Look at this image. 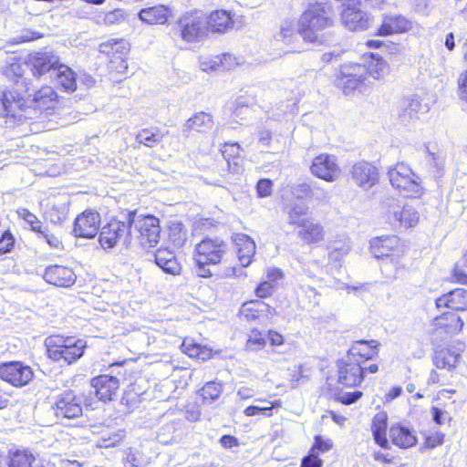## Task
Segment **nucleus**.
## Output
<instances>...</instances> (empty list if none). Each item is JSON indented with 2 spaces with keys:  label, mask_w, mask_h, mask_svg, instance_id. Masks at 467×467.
Listing matches in <instances>:
<instances>
[{
  "label": "nucleus",
  "mask_w": 467,
  "mask_h": 467,
  "mask_svg": "<svg viewBox=\"0 0 467 467\" xmlns=\"http://www.w3.org/2000/svg\"><path fill=\"white\" fill-rule=\"evenodd\" d=\"M334 25V14L330 5L324 3L310 5L298 21V33L308 42L317 40V33Z\"/></svg>",
  "instance_id": "nucleus-1"
},
{
  "label": "nucleus",
  "mask_w": 467,
  "mask_h": 467,
  "mask_svg": "<svg viewBox=\"0 0 467 467\" xmlns=\"http://www.w3.org/2000/svg\"><path fill=\"white\" fill-rule=\"evenodd\" d=\"M45 347L50 359L70 365L83 356L87 344L74 337L52 335L45 339Z\"/></svg>",
  "instance_id": "nucleus-2"
},
{
  "label": "nucleus",
  "mask_w": 467,
  "mask_h": 467,
  "mask_svg": "<svg viewBox=\"0 0 467 467\" xmlns=\"http://www.w3.org/2000/svg\"><path fill=\"white\" fill-rule=\"evenodd\" d=\"M129 223L133 230V240L142 247L155 246L161 237L160 220L150 214H137L135 212L129 213Z\"/></svg>",
  "instance_id": "nucleus-3"
},
{
  "label": "nucleus",
  "mask_w": 467,
  "mask_h": 467,
  "mask_svg": "<svg viewBox=\"0 0 467 467\" xmlns=\"http://www.w3.org/2000/svg\"><path fill=\"white\" fill-rule=\"evenodd\" d=\"M390 184L406 197L420 196L423 191L421 179L405 163H398L388 171Z\"/></svg>",
  "instance_id": "nucleus-4"
},
{
  "label": "nucleus",
  "mask_w": 467,
  "mask_h": 467,
  "mask_svg": "<svg viewBox=\"0 0 467 467\" xmlns=\"http://www.w3.org/2000/svg\"><path fill=\"white\" fill-rule=\"evenodd\" d=\"M382 206L386 219L392 225L410 228L419 223V212L409 203L402 204L398 199L389 197L383 201Z\"/></svg>",
  "instance_id": "nucleus-5"
},
{
  "label": "nucleus",
  "mask_w": 467,
  "mask_h": 467,
  "mask_svg": "<svg viewBox=\"0 0 467 467\" xmlns=\"http://www.w3.org/2000/svg\"><path fill=\"white\" fill-rule=\"evenodd\" d=\"M133 234L129 221L124 223L112 220L101 228L99 241L105 250L111 249L119 243L128 246L133 241Z\"/></svg>",
  "instance_id": "nucleus-6"
},
{
  "label": "nucleus",
  "mask_w": 467,
  "mask_h": 467,
  "mask_svg": "<svg viewBox=\"0 0 467 467\" xmlns=\"http://www.w3.org/2000/svg\"><path fill=\"white\" fill-rule=\"evenodd\" d=\"M367 70L364 65L345 64L340 67L337 85L344 94L349 95L357 89L362 92L365 88Z\"/></svg>",
  "instance_id": "nucleus-7"
},
{
  "label": "nucleus",
  "mask_w": 467,
  "mask_h": 467,
  "mask_svg": "<svg viewBox=\"0 0 467 467\" xmlns=\"http://www.w3.org/2000/svg\"><path fill=\"white\" fill-rule=\"evenodd\" d=\"M370 250L376 258H389L395 266H399L404 245L396 235L379 236L371 239Z\"/></svg>",
  "instance_id": "nucleus-8"
},
{
  "label": "nucleus",
  "mask_w": 467,
  "mask_h": 467,
  "mask_svg": "<svg viewBox=\"0 0 467 467\" xmlns=\"http://www.w3.org/2000/svg\"><path fill=\"white\" fill-rule=\"evenodd\" d=\"M196 256L199 262L217 265L221 263L228 252L227 244L220 238L206 237L195 247Z\"/></svg>",
  "instance_id": "nucleus-9"
},
{
  "label": "nucleus",
  "mask_w": 467,
  "mask_h": 467,
  "mask_svg": "<svg viewBox=\"0 0 467 467\" xmlns=\"http://www.w3.org/2000/svg\"><path fill=\"white\" fill-rule=\"evenodd\" d=\"M463 322L452 312H447L433 319L431 336L434 340L443 341L462 330Z\"/></svg>",
  "instance_id": "nucleus-10"
},
{
  "label": "nucleus",
  "mask_w": 467,
  "mask_h": 467,
  "mask_svg": "<svg viewBox=\"0 0 467 467\" xmlns=\"http://www.w3.org/2000/svg\"><path fill=\"white\" fill-rule=\"evenodd\" d=\"M364 369L361 361L346 356L337 362V382L348 388L356 387L363 380Z\"/></svg>",
  "instance_id": "nucleus-11"
},
{
  "label": "nucleus",
  "mask_w": 467,
  "mask_h": 467,
  "mask_svg": "<svg viewBox=\"0 0 467 467\" xmlns=\"http://www.w3.org/2000/svg\"><path fill=\"white\" fill-rule=\"evenodd\" d=\"M240 317L248 322L270 323L276 315L274 307L262 300H251L244 303L239 310Z\"/></svg>",
  "instance_id": "nucleus-12"
},
{
  "label": "nucleus",
  "mask_w": 467,
  "mask_h": 467,
  "mask_svg": "<svg viewBox=\"0 0 467 467\" xmlns=\"http://www.w3.org/2000/svg\"><path fill=\"white\" fill-rule=\"evenodd\" d=\"M130 50V45L123 39H109L99 46V51L112 57L110 59L111 67L119 73L124 74L128 68L124 57Z\"/></svg>",
  "instance_id": "nucleus-13"
},
{
  "label": "nucleus",
  "mask_w": 467,
  "mask_h": 467,
  "mask_svg": "<svg viewBox=\"0 0 467 467\" xmlns=\"http://www.w3.org/2000/svg\"><path fill=\"white\" fill-rule=\"evenodd\" d=\"M34 373L29 366L18 361L0 364V379L13 386L22 387L28 384Z\"/></svg>",
  "instance_id": "nucleus-14"
},
{
  "label": "nucleus",
  "mask_w": 467,
  "mask_h": 467,
  "mask_svg": "<svg viewBox=\"0 0 467 467\" xmlns=\"http://www.w3.org/2000/svg\"><path fill=\"white\" fill-rule=\"evenodd\" d=\"M80 397L74 391L67 390L57 397L53 406L57 417L75 419L82 414V405Z\"/></svg>",
  "instance_id": "nucleus-15"
},
{
  "label": "nucleus",
  "mask_w": 467,
  "mask_h": 467,
  "mask_svg": "<svg viewBox=\"0 0 467 467\" xmlns=\"http://www.w3.org/2000/svg\"><path fill=\"white\" fill-rule=\"evenodd\" d=\"M180 24L182 38L188 43L200 39L208 30L204 17L199 13L185 16Z\"/></svg>",
  "instance_id": "nucleus-16"
},
{
  "label": "nucleus",
  "mask_w": 467,
  "mask_h": 467,
  "mask_svg": "<svg viewBox=\"0 0 467 467\" xmlns=\"http://www.w3.org/2000/svg\"><path fill=\"white\" fill-rule=\"evenodd\" d=\"M99 223V213L95 211L87 210L75 219L73 233L77 237L93 238L98 234Z\"/></svg>",
  "instance_id": "nucleus-17"
},
{
  "label": "nucleus",
  "mask_w": 467,
  "mask_h": 467,
  "mask_svg": "<svg viewBox=\"0 0 467 467\" xmlns=\"http://www.w3.org/2000/svg\"><path fill=\"white\" fill-rule=\"evenodd\" d=\"M354 182L364 190H368L379 182V171L372 163L361 161L354 163L350 170Z\"/></svg>",
  "instance_id": "nucleus-18"
},
{
  "label": "nucleus",
  "mask_w": 467,
  "mask_h": 467,
  "mask_svg": "<svg viewBox=\"0 0 467 467\" xmlns=\"http://www.w3.org/2000/svg\"><path fill=\"white\" fill-rule=\"evenodd\" d=\"M310 171L313 175L326 182H334L340 172L336 157L329 154L317 156L312 161Z\"/></svg>",
  "instance_id": "nucleus-19"
},
{
  "label": "nucleus",
  "mask_w": 467,
  "mask_h": 467,
  "mask_svg": "<svg viewBox=\"0 0 467 467\" xmlns=\"http://www.w3.org/2000/svg\"><path fill=\"white\" fill-rule=\"evenodd\" d=\"M29 61L35 77L50 73V77L53 78L57 66L60 65L58 57L52 51L37 52L31 55Z\"/></svg>",
  "instance_id": "nucleus-20"
},
{
  "label": "nucleus",
  "mask_w": 467,
  "mask_h": 467,
  "mask_svg": "<svg viewBox=\"0 0 467 467\" xmlns=\"http://www.w3.org/2000/svg\"><path fill=\"white\" fill-rule=\"evenodd\" d=\"M341 20L344 26L351 31L366 30L371 24L370 16L366 12L353 6V5L343 8Z\"/></svg>",
  "instance_id": "nucleus-21"
},
{
  "label": "nucleus",
  "mask_w": 467,
  "mask_h": 467,
  "mask_svg": "<svg viewBox=\"0 0 467 467\" xmlns=\"http://www.w3.org/2000/svg\"><path fill=\"white\" fill-rule=\"evenodd\" d=\"M91 387L99 400H112L119 388V380L113 376L99 375L91 379Z\"/></svg>",
  "instance_id": "nucleus-22"
},
{
  "label": "nucleus",
  "mask_w": 467,
  "mask_h": 467,
  "mask_svg": "<svg viewBox=\"0 0 467 467\" xmlns=\"http://www.w3.org/2000/svg\"><path fill=\"white\" fill-rule=\"evenodd\" d=\"M44 279L56 286L68 287L75 283L76 275L70 267L54 265L46 268Z\"/></svg>",
  "instance_id": "nucleus-23"
},
{
  "label": "nucleus",
  "mask_w": 467,
  "mask_h": 467,
  "mask_svg": "<svg viewBox=\"0 0 467 467\" xmlns=\"http://www.w3.org/2000/svg\"><path fill=\"white\" fill-rule=\"evenodd\" d=\"M411 22L400 15L385 16L381 26L378 28L377 36H390L409 31Z\"/></svg>",
  "instance_id": "nucleus-24"
},
{
  "label": "nucleus",
  "mask_w": 467,
  "mask_h": 467,
  "mask_svg": "<svg viewBox=\"0 0 467 467\" xmlns=\"http://www.w3.org/2000/svg\"><path fill=\"white\" fill-rule=\"evenodd\" d=\"M428 110L427 104H423L418 96H412L400 102L399 117L403 122H410L417 119L419 113H425Z\"/></svg>",
  "instance_id": "nucleus-25"
},
{
  "label": "nucleus",
  "mask_w": 467,
  "mask_h": 467,
  "mask_svg": "<svg viewBox=\"0 0 467 467\" xmlns=\"http://www.w3.org/2000/svg\"><path fill=\"white\" fill-rule=\"evenodd\" d=\"M438 308L448 307L456 311L467 310V290L454 289L436 299Z\"/></svg>",
  "instance_id": "nucleus-26"
},
{
  "label": "nucleus",
  "mask_w": 467,
  "mask_h": 467,
  "mask_svg": "<svg viewBox=\"0 0 467 467\" xmlns=\"http://www.w3.org/2000/svg\"><path fill=\"white\" fill-rule=\"evenodd\" d=\"M234 242L237 248L240 264L244 267L248 266L255 254L254 241L245 234H235L234 235Z\"/></svg>",
  "instance_id": "nucleus-27"
},
{
  "label": "nucleus",
  "mask_w": 467,
  "mask_h": 467,
  "mask_svg": "<svg viewBox=\"0 0 467 467\" xmlns=\"http://www.w3.org/2000/svg\"><path fill=\"white\" fill-rule=\"evenodd\" d=\"M378 354V343L375 340L356 341L348 351L347 356L356 361H361L362 364L372 359Z\"/></svg>",
  "instance_id": "nucleus-28"
},
{
  "label": "nucleus",
  "mask_w": 467,
  "mask_h": 467,
  "mask_svg": "<svg viewBox=\"0 0 467 467\" xmlns=\"http://www.w3.org/2000/svg\"><path fill=\"white\" fill-rule=\"evenodd\" d=\"M58 96L50 86H43L33 95V106L41 110L47 111L54 109L57 103Z\"/></svg>",
  "instance_id": "nucleus-29"
},
{
  "label": "nucleus",
  "mask_w": 467,
  "mask_h": 467,
  "mask_svg": "<svg viewBox=\"0 0 467 467\" xmlns=\"http://www.w3.org/2000/svg\"><path fill=\"white\" fill-rule=\"evenodd\" d=\"M389 435L391 442L401 449L413 447L417 443V437L413 431L400 424L391 426Z\"/></svg>",
  "instance_id": "nucleus-30"
},
{
  "label": "nucleus",
  "mask_w": 467,
  "mask_h": 467,
  "mask_svg": "<svg viewBox=\"0 0 467 467\" xmlns=\"http://www.w3.org/2000/svg\"><path fill=\"white\" fill-rule=\"evenodd\" d=\"M205 19L207 29L215 33H224L233 26L231 13L225 10L212 12Z\"/></svg>",
  "instance_id": "nucleus-31"
},
{
  "label": "nucleus",
  "mask_w": 467,
  "mask_h": 467,
  "mask_svg": "<svg viewBox=\"0 0 467 467\" xmlns=\"http://www.w3.org/2000/svg\"><path fill=\"white\" fill-rule=\"evenodd\" d=\"M388 416L386 412H378L371 424V431L375 442L383 449H389V441L387 438Z\"/></svg>",
  "instance_id": "nucleus-32"
},
{
  "label": "nucleus",
  "mask_w": 467,
  "mask_h": 467,
  "mask_svg": "<svg viewBox=\"0 0 467 467\" xmlns=\"http://www.w3.org/2000/svg\"><path fill=\"white\" fill-rule=\"evenodd\" d=\"M299 228L297 235L307 244L324 240L325 231L322 224L313 219L306 221Z\"/></svg>",
  "instance_id": "nucleus-33"
},
{
  "label": "nucleus",
  "mask_w": 467,
  "mask_h": 467,
  "mask_svg": "<svg viewBox=\"0 0 467 467\" xmlns=\"http://www.w3.org/2000/svg\"><path fill=\"white\" fill-rule=\"evenodd\" d=\"M462 348H443L436 351L433 358V364L437 368H447L449 370L456 368L461 359Z\"/></svg>",
  "instance_id": "nucleus-34"
},
{
  "label": "nucleus",
  "mask_w": 467,
  "mask_h": 467,
  "mask_svg": "<svg viewBox=\"0 0 467 467\" xmlns=\"http://www.w3.org/2000/svg\"><path fill=\"white\" fill-rule=\"evenodd\" d=\"M156 265L165 273L177 275L181 271V265L173 253L166 248H160L154 254Z\"/></svg>",
  "instance_id": "nucleus-35"
},
{
  "label": "nucleus",
  "mask_w": 467,
  "mask_h": 467,
  "mask_svg": "<svg viewBox=\"0 0 467 467\" xmlns=\"http://www.w3.org/2000/svg\"><path fill=\"white\" fill-rule=\"evenodd\" d=\"M53 78L57 86L64 91L73 92L77 88L76 73L67 66L60 64L57 66Z\"/></svg>",
  "instance_id": "nucleus-36"
},
{
  "label": "nucleus",
  "mask_w": 467,
  "mask_h": 467,
  "mask_svg": "<svg viewBox=\"0 0 467 467\" xmlns=\"http://www.w3.org/2000/svg\"><path fill=\"white\" fill-rule=\"evenodd\" d=\"M169 16L170 10L162 5L143 8L139 13L140 19L149 25L165 24Z\"/></svg>",
  "instance_id": "nucleus-37"
},
{
  "label": "nucleus",
  "mask_w": 467,
  "mask_h": 467,
  "mask_svg": "<svg viewBox=\"0 0 467 467\" xmlns=\"http://www.w3.org/2000/svg\"><path fill=\"white\" fill-rule=\"evenodd\" d=\"M213 127V118L210 114L203 111L198 112L187 119L185 123L186 130H195L205 132Z\"/></svg>",
  "instance_id": "nucleus-38"
},
{
  "label": "nucleus",
  "mask_w": 467,
  "mask_h": 467,
  "mask_svg": "<svg viewBox=\"0 0 467 467\" xmlns=\"http://www.w3.org/2000/svg\"><path fill=\"white\" fill-rule=\"evenodd\" d=\"M367 75L371 76L374 79H381L389 73L388 63L380 57L371 54L368 65L365 66Z\"/></svg>",
  "instance_id": "nucleus-39"
},
{
  "label": "nucleus",
  "mask_w": 467,
  "mask_h": 467,
  "mask_svg": "<svg viewBox=\"0 0 467 467\" xmlns=\"http://www.w3.org/2000/svg\"><path fill=\"white\" fill-rule=\"evenodd\" d=\"M350 250L351 243L348 237L336 240L329 245V260L333 262H339L348 254Z\"/></svg>",
  "instance_id": "nucleus-40"
},
{
  "label": "nucleus",
  "mask_w": 467,
  "mask_h": 467,
  "mask_svg": "<svg viewBox=\"0 0 467 467\" xmlns=\"http://www.w3.org/2000/svg\"><path fill=\"white\" fill-rule=\"evenodd\" d=\"M255 401L258 403H265V406H249L244 411L245 416L252 417L256 415H264L265 417H271L273 414L272 410L274 408L281 406L280 400L270 401L266 400L257 399Z\"/></svg>",
  "instance_id": "nucleus-41"
},
{
  "label": "nucleus",
  "mask_w": 467,
  "mask_h": 467,
  "mask_svg": "<svg viewBox=\"0 0 467 467\" xmlns=\"http://www.w3.org/2000/svg\"><path fill=\"white\" fill-rule=\"evenodd\" d=\"M308 207L304 203H293L288 207V223L300 227L309 218H306Z\"/></svg>",
  "instance_id": "nucleus-42"
},
{
  "label": "nucleus",
  "mask_w": 467,
  "mask_h": 467,
  "mask_svg": "<svg viewBox=\"0 0 467 467\" xmlns=\"http://www.w3.org/2000/svg\"><path fill=\"white\" fill-rule=\"evenodd\" d=\"M35 457L26 450H16L10 451V467H32Z\"/></svg>",
  "instance_id": "nucleus-43"
},
{
  "label": "nucleus",
  "mask_w": 467,
  "mask_h": 467,
  "mask_svg": "<svg viewBox=\"0 0 467 467\" xmlns=\"http://www.w3.org/2000/svg\"><path fill=\"white\" fill-rule=\"evenodd\" d=\"M200 391L203 401L210 404L220 397L223 391V386L220 383L210 381L207 382Z\"/></svg>",
  "instance_id": "nucleus-44"
},
{
  "label": "nucleus",
  "mask_w": 467,
  "mask_h": 467,
  "mask_svg": "<svg viewBox=\"0 0 467 467\" xmlns=\"http://www.w3.org/2000/svg\"><path fill=\"white\" fill-rule=\"evenodd\" d=\"M19 218L23 219L26 223L31 226V229L36 232H42L44 227L39 219L26 208H19L16 211Z\"/></svg>",
  "instance_id": "nucleus-45"
},
{
  "label": "nucleus",
  "mask_w": 467,
  "mask_h": 467,
  "mask_svg": "<svg viewBox=\"0 0 467 467\" xmlns=\"http://www.w3.org/2000/svg\"><path fill=\"white\" fill-rule=\"evenodd\" d=\"M161 135L159 132H155L151 130L144 129L140 130L137 136L136 140L147 147H153L156 143L161 140Z\"/></svg>",
  "instance_id": "nucleus-46"
},
{
  "label": "nucleus",
  "mask_w": 467,
  "mask_h": 467,
  "mask_svg": "<svg viewBox=\"0 0 467 467\" xmlns=\"http://www.w3.org/2000/svg\"><path fill=\"white\" fill-rule=\"evenodd\" d=\"M266 344L265 338L258 329H252L246 341V348L252 351L262 349Z\"/></svg>",
  "instance_id": "nucleus-47"
},
{
  "label": "nucleus",
  "mask_w": 467,
  "mask_h": 467,
  "mask_svg": "<svg viewBox=\"0 0 467 467\" xmlns=\"http://www.w3.org/2000/svg\"><path fill=\"white\" fill-rule=\"evenodd\" d=\"M3 105L7 114L15 115L16 109H22V102L20 99H16V97L12 93H4L3 95Z\"/></svg>",
  "instance_id": "nucleus-48"
},
{
  "label": "nucleus",
  "mask_w": 467,
  "mask_h": 467,
  "mask_svg": "<svg viewBox=\"0 0 467 467\" xmlns=\"http://www.w3.org/2000/svg\"><path fill=\"white\" fill-rule=\"evenodd\" d=\"M51 212V220L54 223L62 222L67 218L68 213V205L66 202L53 204Z\"/></svg>",
  "instance_id": "nucleus-49"
},
{
  "label": "nucleus",
  "mask_w": 467,
  "mask_h": 467,
  "mask_svg": "<svg viewBox=\"0 0 467 467\" xmlns=\"http://www.w3.org/2000/svg\"><path fill=\"white\" fill-rule=\"evenodd\" d=\"M175 431V425L173 422L165 424L158 432L157 439L161 443L167 444L171 441L172 434Z\"/></svg>",
  "instance_id": "nucleus-50"
},
{
  "label": "nucleus",
  "mask_w": 467,
  "mask_h": 467,
  "mask_svg": "<svg viewBox=\"0 0 467 467\" xmlns=\"http://www.w3.org/2000/svg\"><path fill=\"white\" fill-rule=\"evenodd\" d=\"M257 194L261 198L268 197L273 191V182L269 179H261L256 185Z\"/></svg>",
  "instance_id": "nucleus-51"
},
{
  "label": "nucleus",
  "mask_w": 467,
  "mask_h": 467,
  "mask_svg": "<svg viewBox=\"0 0 467 467\" xmlns=\"http://www.w3.org/2000/svg\"><path fill=\"white\" fill-rule=\"evenodd\" d=\"M15 239L10 232H5L0 238V255L9 253L14 247Z\"/></svg>",
  "instance_id": "nucleus-52"
},
{
  "label": "nucleus",
  "mask_w": 467,
  "mask_h": 467,
  "mask_svg": "<svg viewBox=\"0 0 467 467\" xmlns=\"http://www.w3.org/2000/svg\"><path fill=\"white\" fill-rule=\"evenodd\" d=\"M42 238L49 244L50 247L55 249H59L62 247V242L60 239L55 234L49 233V231L46 228H42V232H38Z\"/></svg>",
  "instance_id": "nucleus-53"
},
{
  "label": "nucleus",
  "mask_w": 467,
  "mask_h": 467,
  "mask_svg": "<svg viewBox=\"0 0 467 467\" xmlns=\"http://www.w3.org/2000/svg\"><path fill=\"white\" fill-rule=\"evenodd\" d=\"M332 448V442L330 440H324L321 436H316L315 441L309 451H313L314 453L318 452H326Z\"/></svg>",
  "instance_id": "nucleus-54"
},
{
  "label": "nucleus",
  "mask_w": 467,
  "mask_h": 467,
  "mask_svg": "<svg viewBox=\"0 0 467 467\" xmlns=\"http://www.w3.org/2000/svg\"><path fill=\"white\" fill-rule=\"evenodd\" d=\"M220 63L221 60L219 57H215L213 58L205 57L200 61V67L202 71L205 72L219 70Z\"/></svg>",
  "instance_id": "nucleus-55"
},
{
  "label": "nucleus",
  "mask_w": 467,
  "mask_h": 467,
  "mask_svg": "<svg viewBox=\"0 0 467 467\" xmlns=\"http://www.w3.org/2000/svg\"><path fill=\"white\" fill-rule=\"evenodd\" d=\"M255 103H256V100L254 97H248V98H245L243 96L239 97L235 101L236 108H235L234 114L236 116H239L242 113L243 109H248L249 108L255 105Z\"/></svg>",
  "instance_id": "nucleus-56"
},
{
  "label": "nucleus",
  "mask_w": 467,
  "mask_h": 467,
  "mask_svg": "<svg viewBox=\"0 0 467 467\" xmlns=\"http://www.w3.org/2000/svg\"><path fill=\"white\" fill-rule=\"evenodd\" d=\"M362 396V392L359 390H355L352 392H343L339 393L337 397V400L343 404L350 405L355 403L358 400H359Z\"/></svg>",
  "instance_id": "nucleus-57"
},
{
  "label": "nucleus",
  "mask_w": 467,
  "mask_h": 467,
  "mask_svg": "<svg viewBox=\"0 0 467 467\" xmlns=\"http://www.w3.org/2000/svg\"><path fill=\"white\" fill-rule=\"evenodd\" d=\"M323 461L318 457V453L309 451V453L302 459L300 467H322Z\"/></svg>",
  "instance_id": "nucleus-58"
},
{
  "label": "nucleus",
  "mask_w": 467,
  "mask_h": 467,
  "mask_svg": "<svg viewBox=\"0 0 467 467\" xmlns=\"http://www.w3.org/2000/svg\"><path fill=\"white\" fill-rule=\"evenodd\" d=\"M274 285L269 281H262L255 288V295L259 298H266L274 292Z\"/></svg>",
  "instance_id": "nucleus-59"
},
{
  "label": "nucleus",
  "mask_w": 467,
  "mask_h": 467,
  "mask_svg": "<svg viewBox=\"0 0 467 467\" xmlns=\"http://www.w3.org/2000/svg\"><path fill=\"white\" fill-rule=\"evenodd\" d=\"M142 461L138 451L130 450L125 458L124 467H141Z\"/></svg>",
  "instance_id": "nucleus-60"
},
{
  "label": "nucleus",
  "mask_w": 467,
  "mask_h": 467,
  "mask_svg": "<svg viewBox=\"0 0 467 467\" xmlns=\"http://www.w3.org/2000/svg\"><path fill=\"white\" fill-rule=\"evenodd\" d=\"M432 420L438 425H443L451 420L450 414L439 408L433 407L431 409Z\"/></svg>",
  "instance_id": "nucleus-61"
},
{
  "label": "nucleus",
  "mask_w": 467,
  "mask_h": 467,
  "mask_svg": "<svg viewBox=\"0 0 467 467\" xmlns=\"http://www.w3.org/2000/svg\"><path fill=\"white\" fill-rule=\"evenodd\" d=\"M195 273L198 276L202 278H208L212 276L211 270L207 267L210 263H200L199 257L195 256Z\"/></svg>",
  "instance_id": "nucleus-62"
},
{
  "label": "nucleus",
  "mask_w": 467,
  "mask_h": 467,
  "mask_svg": "<svg viewBox=\"0 0 467 467\" xmlns=\"http://www.w3.org/2000/svg\"><path fill=\"white\" fill-rule=\"evenodd\" d=\"M220 57V69L223 70H230L235 65H237L236 59L231 54H223L222 56H218Z\"/></svg>",
  "instance_id": "nucleus-63"
},
{
  "label": "nucleus",
  "mask_w": 467,
  "mask_h": 467,
  "mask_svg": "<svg viewBox=\"0 0 467 467\" xmlns=\"http://www.w3.org/2000/svg\"><path fill=\"white\" fill-rule=\"evenodd\" d=\"M458 84L461 99L467 101V69L460 75Z\"/></svg>",
  "instance_id": "nucleus-64"
}]
</instances>
